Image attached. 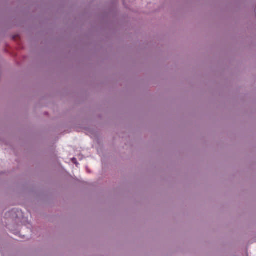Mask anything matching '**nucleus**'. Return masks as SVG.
Returning a JSON list of instances; mask_svg holds the SVG:
<instances>
[{
    "instance_id": "obj_1",
    "label": "nucleus",
    "mask_w": 256,
    "mask_h": 256,
    "mask_svg": "<svg viewBox=\"0 0 256 256\" xmlns=\"http://www.w3.org/2000/svg\"><path fill=\"white\" fill-rule=\"evenodd\" d=\"M72 162L73 163H74L76 166H78V162H77V160L76 158H72Z\"/></svg>"
},
{
    "instance_id": "obj_2",
    "label": "nucleus",
    "mask_w": 256,
    "mask_h": 256,
    "mask_svg": "<svg viewBox=\"0 0 256 256\" xmlns=\"http://www.w3.org/2000/svg\"><path fill=\"white\" fill-rule=\"evenodd\" d=\"M4 50L5 52H8V49L5 48L4 49Z\"/></svg>"
},
{
    "instance_id": "obj_3",
    "label": "nucleus",
    "mask_w": 256,
    "mask_h": 256,
    "mask_svg": "<svg viewBox=\"0 0 256 256\" xmlns=\"http://www.w3.org/2000/svg\"><path fill=\"white\" fill-rule=\"evenodd\" d=\"M44 114H45L46 115H48V112H45V113H44Z\"/></svg>"
}]
</instances>
